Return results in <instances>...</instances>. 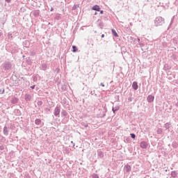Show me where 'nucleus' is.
<instances>
[{"instance_id":"obj_1","label":"nucleus","mask_w":178,"mask_h":178,"mask_svg":"<svg viewBox=\"0 0 178 178\" xmlns=\"http://www.w3.org/2000/svg\"><path fill=\"white\" fill-rule=\"evenodd\" d=\"M154 23L156 26H162L165 23V19L162 17H158L156 18Z\"/></svg>"},{"instance_id":"obj_2","label":"nucleus","mask_w":178,"mask_h":178,"mask_svg":"<svg viewBox=\"0 0 178 178\" xmlns=\"http://www.w3.org/2000/svg\"><path fill=\"white\" fill-rule=\"evenodd\" d=\"M5 70H9L12 67V64L10 62H6L3 64Z\"/></svg>"},{"instance_id":"obj_3","label":"nucleus","mask_w":178,"mask_h":178,"mask_svg":"<svg viewBox=\"0 0 178 178\" xmlns=\"http://www.w3.org/2000/svg\"><path fill=\"white\" fill-rule=\"evenodd\" d=\"M54 113L55 116H59V113H60V108L59 107H56Z\"/></svg>"},{"instance_id":"obj_4","label":"nucleus","mask_w":178,"mask_h":178,"mask_svg":"<svg viewBox=\"0 0 178 178\" xmlns=\"http://www.w3.org/2000/svg\"><path fill=\"white\" fill-rule=\"evenodd\" d=\"M147 147H148V144H147V142L143 141V142L140 143V147L141 148L145 149V148H147Z\"/></svg>"},{"instance_id":"obj_5","label":"nucleus","mask_w":178,"mask_h":178,"mask_svg":"<svg viewBox=\"0 0 178 178\" xmlns=\"http://www.w3.org/2000/svg\"><path fill=\"white\" fill-rule=\"evenodd\" d=\"M132 88H134V90H138V84L137 83V82L134 81L132 84Z\"/></svg>"},{"instance_id":"obj_6","label":"nucleus","mask_w":178,"mask_h":178,"mask_svg":"<svg viewBox=\"0 0 178 178\" xmlns=\"http://www.w3.org/2000/svg\"><path fill=\"white\" fill-rule=\"evenodd\" d=\"M154 96H152V95H149L148 97H147V102H154Z\"/></svg>"},{"instance_id":"obj_7","label":"nucleus","mask_w":178,"mask_h":178,"mask_svg":"<svg viewBox=\"0 0 178 178\" xmlns=\"http://www.w3.org/2000/svg\"><path fill=\"white\" fill-rule=\"evenodd\" d=\"M32 98L33 97H31V95H25V99L26 101H31Z\"/></svg>"},{"instance_id":"obj_8","label":"nucleus","mask_w":178,"mask_h":178,"mask_svg":"<svg viewBox=\"0 0 178 178\" xmlns=\"http://www.w3.org/2000/svg\"><path fill=\"white\" fill-rule=\"evenodd\" d=\"M119 106H113L112 108V111L113 112V113H115V112L119 111Z\"/></svg>"},{"instance_id":"obj_9","label":"nucleus","mask_w":178,"mask_h":178,"mask_svg":"<svg viewBox=\"0 0 178 178\" xmlns=\"http://www.w3.org/2000/svg\"><path fill=\"white\" fill-rule=\"evenodd\" d=\"M126 172H129L131 171V167L129 165H125Z\"/></svg>"},{"instance_id":"obj_10","label":"nucleus","mask_w":178,"mask_h":178,"mask_svg":"<svg viewBox=\"0 0 178 178\" xmlns=\"http://www.w3.org/2000/svg\"><path fill=\"white\" fill-rule=\"evenodd\" d=\"M99 9H101L99 6H95L92 7V10H97V12H99Z\"/></svg>"},{"instance_id":"obj_11","label":"nucleus","mask_w":178,"mask_h":178,"mask_svg":"<svg viewBox=\"0 0 178 178\" xmlns=\"http://www.w3.org/2000/svg\"><path fill=\"white\" fill-rule=\"evenodd\" d=\"M3 134H5V136H8V134L7 127H4V128H3Z\"/></svg>"},{"instance_id":"obj_12","label":"nucleus","mask_w":178,"mask_h":178,"mask_svg":"<svg viewBox=\"0 0 178 178\" xmlns=\"http://www.w3.org/2000/svg\"><path fill=\"white\" fill-rule=\"evenodd\" d=\"M112 34L113 35H114V37H118V33H116V31H115V29H112Z\"/></svg>"},{"instance_id":"obj_13","label":"nucleus","mask_w":178,"mask_h":178,"mask_svg":"<svg viewBox=\"0 0 178 178\" xmlns=\"http://www.w3.org/2000/svg\"><path fill=\"white\" fill-rule=\"evenodd\" d=\"M35 124H38V126H40V124L41 123V120H40V119L35 120Z\"/></svg>"},{"instance_id":"obj_14","label":"nucleus","mask_w":178,"mask_h":178,"mask_svg":"<svg viewBox=\"0 0 178 178\" xmlns=\"http://www.w3.org/2000/svg\"><path fill=\"white\" fill-rule=\"evenodd\" d=\"M172 177H176L177 176V173L176 172L173 171L171 172Z\"/></svg>"},{"instance_id":"obj_15","label":"nucleus","mask_w":178,"mask_h":178,"mask_svg":"<svg viewBox=\"0 0 178 178\" xmlns=\"http://www.w3.org/2000/svg\"><path fill=\"white\" fill-rule=\"evenodd\" d=\"M72 52H77V47L72 46Z\"/></svg>"},{"instance_id":"obj_16","label":"nucleus","mask_w":178,"mask_h":178,"mask_svg":"<svg viewBox=\"0 0 178 178\" xmlns=\"http://www.w3.org/2000/svg\"><path fill=\"white\" fill-rule=\"evenodd\" d=\"M170 127V123L167 122V123L165 124V129H169Z\"/></svg>"},{"instance_id":"obj_17","label":"nucleus","mask_w":178,"mask_h":178,"mask_svg":"<svg viewBox=\"0 0 178 178\" xmlns=\"http://www.w3.org/2000/svg\"><path fill=\"white\" fill-rule=\"evenodd\" d=\"M92 178H99V177L98 175H97V174H93V175H92Z\"/></svg>"},{"instance_id":"obj_18","label":"nucleus","mask_w":178,"mask_h":178,"mask_svg":"<svg viewBox=\"0 0 178 178\" xmlns=\"http://www.w3.org/2000/svg\"><path fill=\"white\" fill-rule=\"evenodd\" d=\"M42 67L43 70H45V69H47V64H42Z\"/></svg>"},{"instance_id":"obj_19","label":"nucleus","mask_w":178,"mask_h":178,"mask_svg":"<svg viewBox=\"0 0 178 178\" xmlns=\"http://www.w3.org/2000/svg\"><path fill=\"white\" fill-rule=\"evenodd\" d=\"M131 138H136V134H131Z\"/></svg>"},{"instance_id":"obj_20","label":"nucleus","mask_w":178,"mask_h":178,"mask_svg":"<svg viewBox=\"0 0 178 178\" xmlns=\"http://www.w3.org/2000/svg\"><path fill=\"white\" fill-rule=\"evenodd\" d=\"M157 132H158L159 134H161V133H162V129H159L157 130Z\"/></svg>"},{"instance_id":"obj_21","label":"nucleus","mask_w":178,"mask_h":178,"mask_svg":"<svg viewBox=\"0 0 178 178\" xmlns=\"http://www.w3.org/2000/svg\"><path fill=\"white\" fill-rule=\"evenodd\" d=\"M62 115H63V116H66V111H62Z\"/></svg>"},{"instance_id":"obj_22","label":"nucleus","mask_w":178,"mask_h":178,"mask_svg":"<svg viewBox=\"0 0 178 178\" xmlns=\"http://www.w3.org/2000/svg\"><path fill=\"white\" fill-rule=\"evenodd\" d=\"M13 102V104L17 103V99H15Z\"/></svg>"},{"instance_id":"obj_23","label":"nucleus","mask_w":178,"mask_h":178,"mask_svg":"<svg viewBox=\"0 0 178 178\" xmlns=\"http://www.w3.org/2000/svg\"><path fill=\"white\" fill-rule=\"evenodd\" d=\"M76 8H77V7H76V6H74L72 7L73 10H76Z\"/></svg>"},{"instance_id":"obj_24","label":"nucleus","mask_w":178,"mask_h":178,"mask_svg":"<svg viewBox=\"0 0 178 178\" xmlns=\"http://www.w3.org/2000/svg\"><path fill=\"white\" fill-rule=\"evenodd\" d=\"M38 105H42V102H38Z\"/></svg>"},{"instance_id":"obj_25","label":"nucleus","mask_w":178,"mask_h":178,"mask_svg":"<svg viewBox=\"0 0 178 178\" xmlns=\"http://www.w3.org/2000/svg\"><path fill=\"white\" fill-rule=\"evenodd\" d=\"M100 86H102V87H105V85L103 83H101Z\"/></svg>"},{"instance_id":"obj_26","label":"nucleus","mask_w":178,"mask_h":178,"mask_svg":"<svg viewBox=\"0 0 178 178\" xmlns=\"http://www.w3.org/2000/svg\"><path fill=\"white\" fill-rule=\"evenodd\" d=\"M31 88H32V90H34V88H35V86H31Z\"/></svg>"},{"instance_id":"obj_27","label":"nucleus","mask_w":178,"mask_h":178,"mask_svg":"<svg viewBox=\"0 0 178 178\" xmlns=\"http://www.w3.org/2000/svg\"><path fill=\"white\" fill-rule=\"evenodd\" d=\"M6 2H7L8 3H9L10 2V0H6Z\"/></svg>"},{"instance_id":"obj_28","label":"nucleus","mask_w":178,"mask_h":178,"mask_svg":"<svg viewBox=\"0 0 178 178\" xmlns=\"http://www.w3.org/2000/svg\"><path fill=\"white\" fill-rule=\"evenodd\" d=\"M128 101H129L130 102H131V97H129V98L128 99Z\"/></svg>"},{"instance_id":"obj_29","label":"nucleus","mask_w":178,"mask_h":178,"mask_svg":"<svg viewBox=\"0 0 178 178\" xmlns=\"http://www.w3.org/2000/svg\"><path fill=\"white\" fill-rule=\"evenodd\" d=\"M100 13H101V15H102L104 13V10H101Z\"/></svg>"},{"instance_id":"obj_30","label":"nucleus","mask_w":178,"mask_h":178,"mask_svg":"<svg viewBox=\"0 0 178 178\" xmlns=\"http://www.w3.org/2000/svg\"><path fill=\"white\" fill-rule=\"evenodd\" d=\"M104 37H105V35L102 34V38H104Z\"/></svg>"},{"instance_id":"obj_31","label":"nucleus","mask_w":178,"mask_h":178,"mask_svg":"<svg viewBox=\"0 0 178 178\" xmlns=\"http://www.w3.org/2000/svg\"><path fill=\"white\" fill-rule=\"evenodd\" d=\"M72 144H73V146L74 147V143H73V141H71Z\"/></svg>"},{"instance_id":"obj_32","label":"nucleus","mask_w":178,"mask_h":178,"mask_svg":"<svg viewBox=\"0 0 178 178\" xmlns=\"http://www.w3.org/2000/svg\"><path fill=\"white\" fill-rule=\"evenodd\" d=\"M52 10H54V8H51V12H52Z\"/></svg>"},{"instance_id":"obj_33","label":"nucleus","mask_w":178,"mask_h":178,"mask_svg":"<svg viewBox=\"0 0 178 178\" xmlns=\"http://www.w3.org/2000/svg\"><path fill=\"white\" fill-rule=\"evenodd\" d=\"M176 106H177V108H178V102H177V103L176 104Z\"/></svg>"},{"instance_id":"obj_34","label":"nucleus","mask_w":178,"mask_h":178,"mask_svg":"<svg viewBox=\"0 0 178 178\" xmlns=\"http://www.w3.org/2000/svg\"><path fill=\"white\" fill-rule=\"evenodd\" d=\"M3 92H5V90H3L2 94H3Z\"/></svg>"},{"instance_id":"obj_35","label":"nucleus","mask_w":178,"mask_h":178,"mask_svg":"<svg viewBox=\"0 0 178 178\" xmlns=\"http://www.w3.org/2000/svg\"><path fill=\"white\" fill-rule=\"evenodd\" d=\"M37 16H38V12H37Z\"/></svg>"},{"instance_id":"obj_36","label":"nucleus","mask_w":178,"mask_h":178,"mask_svg":"<svg viewBox=\"0 0 178 178\" xmlns=\"http://www.w3.org/2000/svg\"><path fill=\"white\" fill-rule=\"evenodd\" d=\"M138 41H140V39H138Z\"/></svg>"}]
</instances>
